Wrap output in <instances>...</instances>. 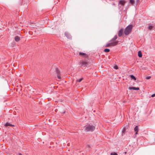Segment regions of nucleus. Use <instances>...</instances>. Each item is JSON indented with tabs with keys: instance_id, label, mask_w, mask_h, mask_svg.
Returning <instances> with one entry per match:
<instances>
[{
	"instance_id": "1",
	"label": "nucleus",
	"mask_w": 155,
	"mask_h": 155,
	"mask_svg": "<svg viewBox=\"0 0 155 155\" xmlns=\"http://www.w3.org/2000/svg\"><path fill=\"white\" fill-rule=\"evenodd\" d=\"M132 28V25H129L127 26L124 29V34L126 35H128L131 32Z\"/></svg>"
},
{
	"instance_id": "2",
	"label": "nucleus",
	"mask_w": 155,
	"mask_h": 155,
	"mask_svg": "<svg viewBox=\"0 0 155 155\" xmlns=\"http://www.w3.org/2000/svg\"><path fill=\"white\" fill-rule=\"evenodd\" d=\"M85 130L86 132L93 131L95 129V128L93 125H88L84 127Z\"/></svg>"
},
{
	"instance_id": "3",
	"label": "nucleus",
	"mask_w": 155,
	"mask_h": 155,
	"mask_svg": "<svg viewBox=\"0 0 155 155\" xmlns=\"http://www.w3.org/2000/svg\"><path fill=\"white\" fill-rule=\"evenodd\" d=\"M79 67H88V63L85 60H81L78 63Z\"/></svg>"
},
{
	"instance_id": "4",
	"label": "nucleus",
	"mask_w": 155,
	"mask_h": 155,
	"mask_svg": "<svg viewBox=\"0 0 155 155\" xmlns=\"http://www.w3.org/2000/svg\"><path fill=\"white\" fill-rule=\"evenodd\" d=\"M119 41H115L114 42H111L109 41V43L107 44L105 46L106 47H112L115 46L118 44Z\"/></svg>"
},
{
	"instance_id": "5",
	"label": "nucleus",
	"mask_w": 155,
	"mask_h": 155,
	"mask_svg": "<svg viewBox=\"0 0 155 155\" xmlns=\"http://www.w3.org/2000/svg\"><path fill=\"white\" fill-rule=\"evenodd\" d=\"M79 55L81 56L84 57L85 58H87L88 57V55L87 54H86L85 53L83 52H79Z\"/></svg>"
},
{
	"instance_id": "6",
	"label": "nucleus",
	"mask_w": 155,
	"mask_h": 155,
	"mask_svg": "<svg viewBox=\"0 0 155 155\" xmlns=\"http://www.w3.org/2000/svg\"><path fill=\"white\" fill-rule=\"evenodd\" d=\"M124 30L123 28H121L119 31L118 33V35L119 37H121L122 36Z\"/></svg>"
},
{
	"instance_id": "7",
	"label": "nucleus",
	"mask_w": 155,
	"mask_h": 155,
	"mask_svg": "<svg viewBox=\"0 0 155 155\" xmlns=\"http://www.w3.org/2000/svg\"><path fill=\"white\" fill-rule=\"evenodd\" d=\"M56 73L57 74L58 78L59 79H61V77L60 75V72L59 71V70L58 69V68H56Z\"/></svg>"
},
{
	"instance_id": "8",
	"label": "nucleus",
	"mask_w": 155,
	"mask_h": 155,
	"mask_svg": "<svg viewBox=\"0 0 155 155\" xmlns=\"http://www.w3.org/2000/svg\"><path fill=\"white\" fill-rule=\"evenodd\" d=\"M65 36L68 39H71V36L70 35V34L67 32H65Z\"/></svg>"
},
{
	"instance_id": "9",
	"label": "nucleus",
	"mask_w": 155,
	"mask_h": 155,
	"mask_svg": "<svg viewBox=\"0 0 155 155\" xmlns=\"http://www.w3.org/2000/svg\"><path fill=\"white\" fill-rule=\"evenodd\" d=\"M129 89L130 90H139V88L138 87H131L129 88Z\"/></svg>"
},
{
	"instance_id": "10",
	"label": "nucleus",
	"mask_w": 155,
	"mask_h": 155,
	"mask_svg": "<svg viewBox=\"0 0 155 155\" xmlns=\"http://www.w3.org/2000/svg\"><path fill=\"white\" fill-rule=\"evenodd\" d=\"M134 131L136 132H135V134L137 135L138 134V131L139 130L138 129V127L137 126H136V127H135L134 128Z\"/></svg>"
},
{
	"instance_id": "11",
	"label": "nucleus",
	"mask_w": 155,
	"mask_h": 155,
	"mask_svg": "<svg viewBox=\"0 0 155 155\" xmlns=\"http://www.w3.org/2000/svg\"><path fill=\"white\" fill-rule=\"evenodd\" d=\"M154 28V26L152 25L151 24H150L148 25V27L147 28L148 29L150 30H151L153 29Z\"/></svg>"
},
{
	"instance_id": "12",
	"label": "nucleus",
	"mask_w": 155,
	"mask_h": 155,
	"mask_svg": "<svg viewBox=\"0 0 155 155\" xmlns=\"http://www.w3.org/2000/svg\"><path fill=\"white\" fill-rule=\"evenodd\" d=\"M117 35H115L114 38H113L110 41V42H113V41H114L117 38Z\"/></svg>"
},
{
	"instance_id": "13",
	"label": "nucleus",
	"mask_w": 155,
	"mask_h": 155,
	"mask_svg": "<svg viewBox=\"0 0 155 155\" xmlns=\"http://www.w3.org/2000/svg\"><path fill=\"white\" fill-rule=\"evenodd\" d=\"M5 127H7L8 126H11V127H14L15 126L14 125H12L8 122H7L6 123H5Z\"/></svg>"
},
{
	"instance_id": "14",
	"label": "nucleus",
	"mask_w": 155,
	"mask_h": 155,
	"mask_svg": "<svg viewBox=\"0 0 155 155\" xmlns=\"http://www.w3.org/2000/svg\"><path fill=\"white\" fill-rule=\"evenodd\" d=\"M126 128L125 127L123 129L122 132V136H124L125 134V133L126 132Z\"/></svg>"
},
{
	"instance_id": "15",
	"label": "nucleus",
	"mask_w": 155,
	"mask_h": 155,
	"mask_svg": "<svg viewBox=\"0 0 155 155\" xmlns=\"http://www.w3.org/2000/svg\"><path fill=\"white\" fill-rule=\"evenodd\" d=\"M15 40L16 41L18 42L20 41V38L19 37L16 36L15 38Z\"/></svg>"
},
{
	"instance_id": "16",
	"label": "nucleus",
	"mask_w": 155,
	"mask_h": 155,
	"mask_svg": "<svg viewBox=\"0 0 155 155\" xmlns=\"http://www.w3.org/2000/svg\"><path fill=\"white\" fill-rule=\"evenodd\" d=\"M130 76L132 79H133L134 80H136V78L134 75H130Z\"/></svg>"
},
{
	"instance_id": "17",
	"label": "nucleus",
	"mask_w": 155,
	"mask_h": 155,
	"mask_svg": "<svg viewBox=\"0 0 155 155\" xmlns=\"http://www.w3.org/2000/svg\"><path fill=\"white\" fill-rule=\"evenodd\" d=\"M138 56L140 58H141L142 57V53L140 51H139L138 52Z\"/></svg>"
},
{
	"instance_id": "18",
	"label": "nucleus",
	"mask_w": 155,
	"mask_h": 155,
	"mask_svg": "<svg viewBox=\"0 0 155 155\" xmlns=\"http://www.w3.org/2000/svg\"><path fill=\"white\" fill-rule=\"evenodd\" d=\"M119 3L120 4H121L122 5H124L125 3V2L123 0H121L120 1Z\"/></svg>"
},
{
	"instance_id": "19",
	"label": "nucleus",
	"mask_w": 155,
	"mask_h": 155,
	"mask_svg": "<svg viewBox=\"0 0 155 155\" xmlns=\"http://www.w3.org/2000/svg\"><path fill=\"white\" fill-rule=\"evenodd\" d=\"M109 51L110 49L108 48H106L104 50V51L105 52H108Z\"/></svg>"
},
{
	"instance_id": "20",
	"label": "nucleus",
	"mask_w": 155,
	"mask_h": 155,
	"mask_svg": "<svg viewBox=\"0 0 155 155\" xmlns=\"http://www.w3.org/2000/svg\"><path fill=\"white\" fill-rule=\"evenodd\" d=\"M111 155H117V153H115V152H114V153H111Z\"/></svg>"
},
{
	"instance_id": "21",
	"label": "nucleus",
	"mask_w": 155,
	"mask_h": 155,
	"mask_svg": "<svg viewBox=\"0 0 155 155\" xmlns=\"http://www.w3.org/2000/svg\"><path fill=\"white\" fill-rule=\"evenodd\" d=\"M83 79V78H81L77 80V81L78 82H80Z\"/></svg>"
},
{
	"instance_id": "22",
	"label": "nucleus",
	"mask_w": 155,
	"mask_h": 155,
	"mask_svg": "<svg viewBox=\"0 0 155 155\" xmlns=\"http://www.w3.org/2000/svg\"><path fill=\"white\" fill-rule=\"evenodd\" d=\"M130 2L132 4H133L134 2V0H130Z\"/></svg>"
},
{
	"instance_id": "23",
	"label": "nucleus",
	"mask_w": 155,
	"mask_h": 155,
	"mask_svg": "<svg viewBox=\"0 0 155 155\" xmlns=\"http://www.w3.org/2000/svg\"><path fill=\"white\" fill-rule=\"evenodd\" d=\"M114 68L116 69H117L118 68V67L116 66H114Z\"/></svg>"
},
{
	"instance_id": "24",
	"label": "nucleus",
	"mask_w": 155,
	"mask_h": 155,
	"mask_svg": "<svg viewBox=\"0 0 155 155\" xmlns=\"http://www.w3.org/2000/svg\"><path fill=\"white\" fill-rule=\"evenodd\" d=\"M150 78H151L150 76H148L146 78V79L148 80V79H150Z\"/></svg>"
},
{
	"instance_id": "25",
	"label": "nucleus",
	"mask_w": 155,
	"mask_h": 155,
	"mask_svg": "<svg viewBox=\"0 0 155 155\" xmlns=\"http://www.w3.org/2000/svg\"><path fill=\"white\" fill-rule=\"evenodd\" d=\"M151 97H154L155 96V94H153L151 95Z\"/></svg>"
},
{
	"instance_id": "26",
	"label": "nucleus",
	"mask_w": 155,
	"mask_h": 155,
	"mask_svg": "<svg viewBox=\"0 0 155 155\" xmlns=\"http://www.w3.org/2000/svg\"><path fill=\"white\" fill-rule=\"evenodd\" d=\"M19 155H22L21 153H19Z\"/></svg>"
},
{
	"instance_id": "27",
	"label": "nucleus",
	"mask_w": 155,
	"mask_h": 155,
	"mask_svg": "<svg viewBox=\"0 0 155 155\" xmlns=\"http://www.w3.org/2000/svg\"><path fill=\"white\" fill-rule=\"evenodd\" d=\"M88 147H90V146H89V145H88Z\"/></svg>"
}]
</instances>
